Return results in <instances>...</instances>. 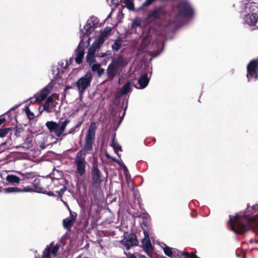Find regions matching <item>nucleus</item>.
<instances>
[{
    "label": "nucleus",
    "instance_id": "obj_1",
    "mask_svg": "<svg viewBox=\"0 0 258 258\" xmlns=\"http://www.w3.org/2000/svg\"><path fill=\"white\" fill-rule=\"evenodd\" d=\"M258 217V205L247 207L244 214L237 213L231 216L228 221L230 229L236 234H243L252 228V224L256 221Z\"/></svg>",
    "mask_w": 258,
    "mask_h": 258
},
{
    "label": "nucleus",
    "instance_id": "obj_2",
    "mask_svg": "<svg viewBox=\"0 0 258 258\" xmlns=\"http://www.w3.org/2000/svg\"><path fill=\"white\" fill-rule=\"evenodd\" d=\"M93 138L86 137L85 145L84 149L80 150L77 154L74 161V164L76 166L77 175L79 176H83L86 172L87 162L85 157L87 154L92 150Z\"/></svg>",
    "mask_w": 258,
    "mask_h": 258
},
{
    "label": "nucleus",
    "instance_id": "obj_3",
    "mask_svg": "<svg viewBox=\"0 0 258 258\" xmlns=\"http://www.w3.org/2000/svg\"><path fill=\"white\" fill-rule=\"evenodd\" d=\"M161 36H156V33L153 30H150L144 32L142 40L141 41L140 49L143 51H150L152 48H158L161 44L162 39Z\"/></svg>",
    "mask_w": 258,
    "mask_h": 258
},
{
    "label": "nucleus",
    "instance_id": "obj_4",
    "mask_svg": "<svg viewBox=\"0 0 258 258\" xmlns=\"http://www.w3.org/2000/svg\"><path fill=\"white\" fill-rule=\"evenodd\" d=\"M194 10L190 3L185 0L180 1L178 5L173 8L172 15L175 16V22L178 21L181 18L192 15Z\"/></svg>",
    "mask_w": 258,
    "mask_h": 258
},
{
    "label": "nucleus",
    "instance_id": "obj_5",
    "mask_svg": "<svg viewBox=\"0 0 258 258\" xmlns=\"http://www.w3.org/2000/svg\"><path fill=\"white\" fill-rule=\"evenodd\" d=\"M168 17V14L163 6L155 7L147 15L148 21H154L155 22L159 24L160 25L165 26L164 23Z\"/></svg>",
    "mask_w": 258,
    "mask_h": 258
},
{
    "label": "nucleus",
    "instance_id": "obj_6",
    "mask_svg": "<svg viewBox=\"0 0 258 258\" xmlns=\"http://www.w3.org/2000/svg\"><path fill=\"white\" fill-rule=\"evenodd\" d=\"M70 122L69 119H66L63 121L56 122L49 121L46 123V126L48 128L50 132L54 133L57 137H60L64 132L66 126Z\"/></svg>",
    "mask_w": 258,
    "mask_h": 258
},
{
    "label": "nucleus",
    "instance_id": "obj_7",
    "mask_svg": "<svg viewBox=\"0 0 258 258\" xmlns=\"http://www.w3.org/2000/svg\"><path fill=\"white\" fill-rule=\"evenodd\" d=\"M93 79V75L90 71H88L76 82L79 94L82 96L86 90L90 86Z\"/></svg>",
    "mask_w": 258,
    "mask_h": 258
},
{
    "label": "nucleus",
    "instance_id": "obj_8",
    "mask_svg": "<svg viewBox=\"0 0 258 258\" xmlns=\"http://www.w3.org/2000/svg\"><path fill=\"white\" fill-rule=\"evenodd\" d=\"M245 12L247 14L244 18V22L249 25H255L258 21V9L255 10L249 9L248 5H245Z\"/></svg>",
    "mask_w": 258,
    "mask_h": 258
},
{
    "label": "nucleus",
    "instance_id": "obj_9",
    "mask_svg": "<svg viewBox=\"0 0 258 258\" xmlns=\"http://www.w3.org/2000/svg\"><path fill=\"white\" fill-rule=\"evenodd\" d=\"M248 81L258 79V59L250 61L247 67Z\"/></svg>",
    "mask_w": 258,
    "mask_h": 258
},
{
    "label": "nucleus",
    "instance_id": "obj_10",
    "mask_svg": "<svg viewBox=\"0 0 258 258\" xmlns=\"http://www.w3.org/2000/svg\"><path fill=\"white\" fill-rule=\"evenodd\" d=\"M119 242L124 245L127 250L133 246H137L139 243L136 235L133 233H130L124 236L123 239Z\"/></svg>",
    "mask_w": 258,
    "mask_h": 258
},
{
    "label": "nucleus",
    "instance_id": "obj_11",
    "mask_svg": "<svg viewBox=\"0 0 258 258\" xmlns=\"http://www.w3.org/2000/svg\"><path fill=\"white\" fill-rule=\"evenodd\" d=\"M94 28L91 25L87 22L85 25L84 26L83 29L80 30V40H83V42L86 40V46L90 44V37L89 36L90 31H93Z\"/></svg>",
    "mask_w": 258,
    "mask_h": 258
},
{
    "label": "nucleus",
    "instance_id": "obj_12",
    "mask_svg": "<svg viewBox=\"0 0 258 258\" xmlns=\"http://www.w3.org/2000/svg\"><path fill=\"white\" fill-rule=\"evenodd\" d=\"M145 237L142 240V243L143 249L146 252L148 256L152 257V251L153 250V246L151 244L149 234L145 230L144 231Z\"/></svg>",
    "mask_w": 258,
    "mask_h": 258
},
{
    "label": "nucleus",
    "instance_id": "obj_13",
    "mask_svg": "<svg viewBox=\"0 0 258 258\" xmlns=\"http://www.w3.org/2000/svg\"><path fill=\"white\" fill-rule=\"evenodd\" d=\"M51 88L52 87L49 85L45 87L42 90H41L36 95V97L35 99L33 98H30L31 103H34L40 102L43 101L50 93Z\"/></svg>",
    "mask_w": 258,
    "mask_h": 258
},
{
    "label": "nucleus",
    "instance_id": "obj_14",
    "mask_svg": "<svg viewBox=\"0 0 258 258\" xmlns=\"http://www.w3.org/2000/svg\"><path fill=\"white\" fill-rule=\"evenodd\" d=\"M121 71V69L111 62L108 66L106 70L108 80L111 81H112L115 76L120 75Z\"/></svg>",
    "mask_w": 258,
    "mask_h": 258
},
{
    "label": "nucleus",
    "instance_id": "obj_15",
    "mask_svg": "<svg viewBox=\"0 0 258 258\" xmlns=\"http://www.w3.org/2000/svg\"><path fill=\"white\" fill-rule=\"evenodd\" d=\"M86 45V43L84 44V42H83V40H80V42L78 45V48L76 50V57L75 58L76 62L78 64L82 63L83 58L84 55V47Z\"/></svg>",
    "mask_w": 258,
    "mask_h": 258
},
{
    "label": "nucleus",
    "instance_id": "obj_16",
    "mask_svg": "<svg viewBox=\"0 0 258 258\" xmlns=\"http://www.w3.org/2000/svg\"><path fill=\"white\" fill-rule=\"evenodd\" d=\"M111 62L122 70L128 64V61L126 57L119 54L115 58H113Z\"/></svg>",
    "mask_w": 258,
    "mask_h": 258
},
{
    "label": "nucleus",
    "instance_id": "obj_17",
    "mask_svg": "<svg viewBox=\"0 0 258 258\" xmlns=\"http://www.w3.org/2000/svg\"><path fill=\"white\" fill-rule=\"evenodd\" d=\"M92 176L93 183L99 184L101 183V172L96 165H93Z\"/></svg>",
    "mask_w": 258,
    "mask_h": 258
},
{
    "label": "nucleus",
    "instance_id": "obj_18",
    "mask_svg": "<svg viewBox=\"0 0 258 258\" xmlns=\"http://www.w3.org/2000/svg\"><path fill=\"white\" fill-rule=\"evenodd\" d=\"M133 83L131 81H128L120 89L119 92L117 94L116 97H120L129 93L132 90Z\"/></svg>",
    "mask_w": 258,
    "mask_h": 258
},
{
    "label": "nucleus",
    "instance_id": "obj_19",
    "mask_svg": "<svg viewBox=\"0 0 258 258\" xmlns=\"http://www.w3.org/2000/svg\"><path fill=\"white\" fill-rule=\"evenodd\" d=\"M150 76L149 77L148 73H145L142 75L138 80V83L140 85V87H137L138 89H144L148 85Z\"/></svg>",
    "mask_w": 258,
    "mask_h": 258
},
{
    "label": "nucleus",
    "instance_id": "obj_20",
    "mask_svg": "<svg viewBox=\"0 0 258 258\" xmlns=\"http://www.w3.org/2000/svg\"><path fill=\"white\" fill-rule=\"evenodd\" d=\"M87 61L90 66L92 71L95 72L98 68L100 63H98L95 59L94 55L87 54Z\"/></svg>",
    "mask_w": 258,
    "mask_h": 258
},
{
    "label": "nucleus",
    "instance_id": "obj_21",
    "mask_svg": "<svg viewBox=\"0 0 258 258\" xmlns=\"http://www.w3.org/2000/svg\"><path fill=\"white\" fill-rule=\"evenodd\" d=\"M68 208L70 211H71L70 209L69 208V206L67 205ZM71 212L70 216L69 217H68L66 219H64L63 220V225L65 229H70L71 227L73 226L74 221L75 220V218L74 217V216L72 215V214Z\"/></svg>",
    "mask_w": 258,
    "mask_h": 258
},
{
    "label": "nucleus",
    "instance_id": "obj_22",
    "mask_svg": "<svg viewBox=\"0 0 258 258\" xmlns=\"http://www.w3.org/2000/svg\"><path fill=\"white\" fill-rule=\"evenodd\" d=\"M96 129V123L95 122L91 123L88 130L86 137L94 139Z\"/></svg>",
    "mask_w": 258,
    "mask_h": 258
},
{
    "label": "nucleus",
    "instance_id": "obj_23",
    "mask_svg": "<svg viewBox=\"0 0 258 258\" xmlns=\"http://www.w3.org/2000/svg\"><path fill=\"white\" fill-rule=\"evenodd\" d=\"M110 146L113 148L114 151L117 155L118 156L120 157V155L118 153L119 151H121V146L115 140V136L112 139Z\"/></svg>",
    "mask_w": 258,
    "mask_h": 258
},
{
    "label": "nucleus",
    "instance_id": "obj_24",
    "mask_svg": "<svg viewBox=\"0 0 258 258\" xmlns=\"http://www.w3.org/2000/svg\"><path fill=\"white\" fill-rule=\"evenodd\" d=\"M245 5H248L249 9L258 10V0H246Z\"/></svg>",
    "mask_w": 258,
    "mask_h": 258
},
{
    "label": "nucleus",
    "instance_id": "obj_25",
    "mask_svg": "<svg viewBox=\"0 0 258 258\" xmlns=\"http://www.w3.org/2000/svg\"><path fill=\"white\" fill-rule=\"evenodd\" d=\"M122 43V38L118 37L114 40V43L112 45V49L114 51H117L120 48Z\"/></svg>",
    "mask_w": 258,
    "mask_h": 258
},
{
    "label": "nucleus",
    "instance_id": "obj_26",
    "mask_svg": "<svg viewBox=\"0 0 258 258\" xmlns=\"http://www.w3.org/2000/svg\"><path fill=\"white\" fill-rule=\"evenodd\" d=\"M53 245V242H51L49 245L45 247L41 258H51L50 249Z\"/></svg>",
    "mask_w": 258,
    "mask_h": 258
},
{
    "label": "nucleus",
    "instance_id": "obj_27",
    "mask_svg": "<svg viewBox=\"0 0 258 258\" xmlns=\"http://www.w3.org/2000/svg\"><path fill=\"white\" fill-rule=\"evenodd\" d=\"M106 38V34L104 33H101L100 36L95 40V41L93 43V44H95V45L100 48L101 44L103 43L105 41Z\"/></svg>",
    "mask_w": 258,
    "mask_h": 258
},
{
    "label": "nucleus",
    "instance_id": "obj_28",
    "mask_svg": "<svg viewBox=\"0 0 258 258\" xmlns=\"http://www.w3.org/2000/svg\"><path fill=\"white\" fill-rule=\"evenodd\" d=\"M70 64V61L64 60L60 61L58 63V69L61 70L62 72L64 73L67 71V68Z\"/></svg>",
    "mask_w": 258,
    "mask_h": 258
},
{
    "label": "nucleus",
    "instance_id": "obj_29",
    "mask_svg": "<svg viewBox=\"0 0 258 258\" xmlns=\"http://www.w3.org/2000/svg\"><path fill=\"white\" fill-rule=\"evenodd\" d=\"M6 180L11 183H19L20 181V178L14 175H8L6 177Z\"/></svg>",
    "mask_w": 258,
    "mask_h": 258
},
{
    "label": "nucleus",
    "instance_id": "obj_30",
    "mask_svg": "<svg viewBox=\"0 0 258 258\" xmlns=\"http://www.w3.org/2000/svg\"><path fill=\"white\" fill-rule=\"evenodd\" d=\"M126 8L130 10H134V0H123Z\"/></svg>",
    "mask_w": 258,
    "mask_h": 258
},
{
    "label": "nucleus",
    "instance_id": "obj_31",
    "mask_svg": "<svg viewBox=\"0 0 258 258\" xmlns=\"http://www.w3.org/2000/svg\"><path fill=\"white\" fill-rule=\"evenodd\" d=\"M91 26L94 28L95 27H96L99 23V20L96 17H91L88 21Z\"/></svg>",
    "mask_w": 258,
    "mask_h": 258
},
{
    "label": "nucleus",
    "instance_id": "obj_32",
    "mask_svg": "<svg viewBox=\"0 0 258 258\" xmlns=\"http://www.w3.org/2000/svg\"><path fill=\"white\" fill-rule=\"evenodd\" d=\"M23 190L19 189L17 187H7L4 189L5 193L18 192L23 191Z\"/></svg>",
    "mask_w": 258,
    "mask_h": 258
},
{
    "label": "nucleus",
    "instance_id": "obj_33",
    "mask_svg": "<svg viewBox=\"0 0 258 258\" xmlns=\"http://www.w3.org/2000/svg\"><path fill=\"white\" fill-rule=\"evenodd\" d=\"M163 250L165 253V254L169 256V257H172L173 255V252L171 249V248L164 244V247H163Z\"/></svg>",
    "mask_w": 258,
    "mask_h": 258
},
{
    "label": "nucleus",
    "instance_id": "obj_34",
    "mask_svg": "<svg viewBox=\"0 0 258 258\" xmlns=\"http://www.w3.org/2000/svg\"><path fill=\"white\" fill-rule=\"evenodd\" d=\"M60 247V245L58 244H56L55 245L51 247L50 249V252L52 255L53 257H55L58 252Z\"/></svg>",
    "mask_w": 258,
    "mask_h": 258
},
{
    "label": "nucleus",
    "instance_id": "obj_35",
    "mask_svg": "<svg viewBox=\"0 0 258 258\" xmlns=\"http://www.w3.org/2000/svg\"><path fill=\"white\" fill-rule=\"evenodd\" d=\"M141 20L139 18H136L134 20H133L131 27L132 29L134 28H136L137 27H140L141 25Z\"/></svg>",
    "mask_w": 258,
    "mask_h": 258
},
{
    "label": "nucleus",
    "instance_id": "obj_36",
    "mask_svg": "<svg viewBox=\"0 0 258 258\" xmlns=\"http://www.w3.org/2000/svg\"><path fill=\"white\" fill-rule=\"evenodd\" d=\"M99 48L97 47L95 44H92L91 46L89 48L88 54L90 55H95V52L97 50V49H98Z\"/></svg>",
    "mask_w": 258,
    "mask_h": 258
},
{
    "label": "nucleus",
    "instance_id": "obj_37",
    "mask_svg": "<svg viewBox=\"0 0 258 258\" xmlns=\"http://www.w3.org/2000/svg\"><path fill=\"white\" fill-rule=\"evenodd\" d=\"M108 4L111 7H116L122 1V0H106Z\"/></svg>",
    "mask_w": 258,
    "mask_h": 258
},
{
    "label": "nucleus",
    "instance_id": "obj_38",
    "mask_svg": "<svg viewBox=\"0 0 258 258\" xmlns=\"http://www.w3.org/2000/svg\"><path fill=\"white\" fill-rule=\"evenodd\" d=\"M11 130V128H0V137L4 138L9 133V132Z\"/></svg>",
    "mask_w": 258,
    "mask_h": 258
},
{
    "label": "nucleus",
    "instance_id": "obj_39",
    "mask_svg": "<svg viewBox=\"0 0 258 258\" xmlns=\"http://www.w3.org/2000/svg\"><path fill=\"white\" fill-rule=\"evenodd\" d=\"M44 110L48 112H53V109L52 106H51V104H48V103H45L43 106Z\"/></svg>",
    "mask_w": 258,
    "mask_h": 258
},
{
    "label": "nucleus",
    "instance_id": "obj_40",
    "mask_svg": "<svg viewBox=\"0 0 258 258\" xmlns=\"http://www.w3.org/2000/svg\"><path fill=\"white\" fill-rule=\"evenodd\" d=\"M97 71V77L100 78L101 76L104 74V70L102 68H101V64L99 66L98 68L97 69L95 72Z\"/></svg>",
    "mask_w": 258,
    "mask_h": 258
},
{
    "label": "nucleus",
    "instance_id": "obj_41",
    "mask_svg": "<svg viewBox=\"0 0 258 258\" xmlns=\"http://www.w3.org/2000/svg\"><path fill=\"white\" fill-rule=\"evenodd\" d=\"M156 0H146L142 5V7H147L152 5Z\"/></svg>",
    "mask_w": 258,
    "mask_h": 258
},
{
    "label": "nucleus",
    "instance_id": "obj_42",
    "mask_svg": "<svg viewBox=\"0 0 258 258\" xmlns=\"http://www.w3.org/2000/svg\"><path fill=\"white\" fill-rule=\"evenodd\" d=\"M67 190V187L65 186H63L61 187L58 192V196L59 198H61L64 192Z\"/></svg>",
    "mask_w": 258,
    "mask_h": 258
},
{
    "label": "nucleus",
    "instance_id": "obj_43",
    "mask_svg": "<svg viewBox=\"0 0 258 258\" xmlns=\"http://www.w3.org/2000/svg\"><path fill=\"white\" fill-rule=\"evenodd\" d=\"M111 29L109 27H106L104 29V31L101 33H104L106 34V37L107 35L110 32Z\"/></svg>",
    "mask_w": 258,
    "mask_h": 258
},
{
    "label": "nucleus",
    "instance_id": "obj_44",
    "mask_svg": "<svg viewBox=\"0 0 258 258\" xmlns=\"http://www.w3.org/2000/svg\"><path fill=\"white\" fill-rule=\"evenodd\" d=\"M31 143L30 142H25L23 144L22 147L26 148V149H28L30 146V145H31Z\"/></svg>",
    "mask_w": 258,
    "mask_h": 258
},
{
    "label": "nucleus",
    "instance_id": "obj_45",
    "mask_svg": "<svg viewBox=\"0 0 258 258\" xmlns=\"http://www.w3.org/2000/svg\"><path fill=\"white\" fill-rule=\"evenodd\" d=\"M105 156L106 157V158L108 159H111L112 160V161H115V162H118V160H117L115 158H113L112 157H111L108 153H106L105 154Z\"/></svg>",
    "mask_w": 258,
    "mask_h": 258
},
{
    "label": "nucleus",
    "instance_id": "obj_46",
    "mask_svg": "<svg viewBox=\"0 0 258 258\" xmlns=\"http://www.w3.org/2000/svg\"><path fill=\"white\" fill-rule=\"evenodd\" d=\"M109 54H110V52L109 51H107L105 53H99V54H98V56L100 57H104L105 56L109 55Z\"/></svg>",
    "mask_w": 258,
    "mask_h": 258
},
{
    "label": "nucleus",
    "instance_id": "obj_47",
    "mask_svg": "<svg viewBox=\"0 0 258 258\" xmlns=\"http://www.w3.org/2000/svg\"><path fill=\"white\" fill-rule=\"evenodd\" d=\"M53 101V99L52 97L50 96L47 98L46 101L45 103H48V104H51Z\"/></svg>",
    "mask_w": 258,
    "mask_h": 258
},
{
    "label": "nucleus",
    "instance_id": "obj_48",
    "mask_svg": "<svg viewBox=\"0 0 258 258\" xmlns=\"http://www.w3.org/2000/svg\"><path fill=\"white\" fill-rule=\"evenodd\" d=\"M76 129H77L76 128H75V126L72 127V128H71L69 130V131L68 132V134H75V133L76 132Z\"/></svg>",
    "mask_w": 258,
    "mask_h": 258
},
{
    "label": "nucleus",
    "instance_id": "obj_49",
    "mask_svg": "<svg viewBox=\"0 0 258 258\" xmlns=\"http://www.w3.org/2000/svg\"><path fill=\"white\" fill-rule=\"evenodd\" d=\"M61 180H62V179H54L52 180V182L54 185L57 184L59 183Z\"/></svg>",
    "mask_w": 258,
    "mask_h": 258
},
{
    "label": "nucleus",
    "instance_id": "obj_50",
    "mask_svg": "<svg viewBox=\"0 0 258 258\" xmlns=\"http://www.w3.org/2000/svg\"><path fill=\"white\" fill-rule=\"evenodd\" d=\"M6 121V118L3 116H0V126Z\"/></svg>",
    "mask_w": 258,
    "mask_h": 258
},
{
    "label": "nucleus",
    "instance_id": "obj_51",
    "mask_svg": "<svg viewBox=\"0 0 258 258\" xmlns=\"http://www.w3.org/2000/svg\"><path fill=\"white\" fill-rule=\"evenodd\" d=\"M83 123V121H80L75 126V128H78V127H79L81 124H82Z\"/></svg>",
    "mask_w": 258,
    "mask_h": 258
},
{
    "label": "nucleus",
    "instance_id": "obj_52",
    "mask_svg": "<svg viewBox=\"0 0 258 258\" xmlns=\"http://www.w3.org/2000/svg\"><path fill=\"white\" fill-rule=\"evenodd\" d=\"M46 194L49 196H55V195L52 191H48L46 192Z\"/></svg>",
    "mask_w": 258,
    "mask_h": 258
},
{
    "label": "nucleus",
    "instance_id": "obj_53",
    "mask_svg": "<svg viewBox=\"0 0 258 258\" xmlns=\"http://www.w3.org/2000/svg\"><path fill=\"white\" fill-rule=\"evenodd\" d=\"M19 105H17V106H14V107H12V108H11L9 111H12V110H14V109H16V108H18V107H19Z\"/></svg>",
    "mask_w": 258,
    "mask_h": 258
},
{
    "label": "nucleus",
    "instance_id": "obj_54",
    "mask_svg": "<svg viewBox=\"0 0 258 258\" xmlns=\"http://www.w3.org/2000/svg\"><path fill=\"white\" fill-rule=\"evenodd\" d=\"M160 52H161V51H159L158 50H157V52H156V54H155V55L159 54L160 53Z\"/></svg>",
    "mask_w": 258,
    "mask_h": 258
},
{
    "label": "nucleus",
    "instance_id": "obj_55",
    "mask_svg": "<svg viewBox=\"0 0 258 258\" xmlns=\"http://www.w3.org/2000/svg\"><path fill=\"white\" fill-rule=\"evenodd\" d=\"M128 258H137L135 255L131 254L129 256Z\"/></svg>",
    "mask_w": 258,
    "mask_h": 258
},
{
    "label": "nucleus",
    "instance_id": "obj_56",
    "mask_svg": "<svg viewBox=\"0 0 258 258\" xmlns=\"http://www.w3.org/2000/svg\"><path fill=\"white\" fill-rule=\"evenodd\" d=\"M140 258H146V256L143 255H140Z\"/></svg>",
    "mask_w": 258,
    "mask_h": 258
},
{
    "label": "nucleus",
    "instance_id": "obj_57",
    "mask_svg": "<svg viewBox=\"0 0 258 258\" xmlns=\"http://www.w3.org/2000/svg\"><path fill=\"white\" fill-rule=\"evenodd\" d=\"M119 165H121V162H120L119 161H118V162H117Z\"/></svg>",
    "mask_w": 258,
    "mask_h": 258
},
{
    "label": "nucleus",
    "instance_id": "obj_58",
    "mask_svg": "<svg viewBox=\"0 0 258 258\" xmlns=\"http://www.w3.org/2000/svg\"><path fill=\"white\" fill-rule=\"evenodd\" d=\"M125 114V111L123 112V113H122V116H123Z\"/></svg>",
    "mask_w": 258,
    "mask_h": 258
}]
</instances>
